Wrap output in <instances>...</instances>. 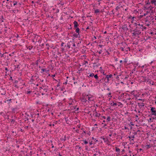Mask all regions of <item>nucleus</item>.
Instances as JSON below:
<instances>
[{
  "instance_id": "nucleus-1",
  "label": "nucleus",
  "mask_w": 156,
  "mask_h": 156,
  "mask_svg": "<svg viewBox=\"0 0 156 156\" xmlns=\"http://www.w3.org/2000/svg\"><path fill=\"white\" fill-rule=\"evenodd\" d=\"M100 81L102 83L103 86L104 87H107V75L104 78L103 77L100 80Z\"/></svg>"
},
{
  "instance_id": "nucleus-2",
  "label": "nucleus",
  "mask_w": 156,
  "mask_h": 156,
  "mask_svg": "<svg viewBox=\"0 0 156 156\" xmlns=\"http://www.w3.org/2000/svg\"><path fill=\"white\" fill-rule=\"evenodd\" d=\"M132 31L134 32L132 33L133 36L137 37L138 35L141 34V30H138L137 29H135L133 30H130V32Z\"/></svg>"
},
{
  "instance_id": "nucleus-3",
  "label": "nucleus",
  "mask_w": 156,
  "mask_h": 156,
  "mask_svg": "<svg viewBox=\"0 0 156 156\" xmlns=\"http://www.w3.org/2000/svg\"><path fill=\"white\" fill-rule=\"evenodd\" d=\"M107 118L106 119V120H104L103 121V122L102 123V128L103 129H106L107 127L106 126H107Z\"/></svg>"
},
{
  "instance_id": "nucleus-4",
  "label": "nucleus",
  "mask_w": 156,
  "mask_h": 156,
  "mask_svg": "<svg viewBox=\"0 0 156 156\" xmlns=\"http://www.w3.org/2000/svg\"><path fill=\"white\" fill-rule=\"evenodd\" d=\"M155 108L154 107H151V113L150 114L151 115H154L156 116V110L155 109Z\"/></svg>"
},
{
  "instance_id": "nucleus-5",
  "label": "nucleus",
  "mask_w": 156,
  "mask_h": 156,
  "mask_svg": "<svg viewBox=\"0 0 156 156\" xmlns=\"http://www.w3.org/2000/svg\"><path fill=\"white\" fill-rule=\"evenodd\" d=\"M121 44H122V45L124 46V47H121L120 48V49L122 51H127V50H126V48H125V47L127 46V45L126 43L125 42H122L121 43Z\"/></svg>"
},
{
  "instance_id": "nucleus-6",
  "label": "nucleus",
  "mask_w": 156,
  "mask_h": 156,
  "mask_svg": "<svg viewBox=\"0 0 156 156\" xmlns=\"http://www.w3.org/2000/svg\"><path fill=\"white\" fill-rule=\"evenodd\" d=\"M109 34V35H108V40L109 41V42L111 44L112 43H111V40H113V35H112V34H113V33H111L110 32L109 33L108 32V34Z\"/></svg>"
},
{
  "instance_id": "nucleus-7",
  "label": "nucleus",
  "mask_w": 156,
  "mask_h": 156,
  "mask_svg": "<svg viewBox=\"0 0 156 156\" xmlns=\"http://www.w3.org/2000/svg\"><path fill=\"white\" fill-rule=\"evenodd\" d=\"M9 2H12L13 3V6H16V7H18L20 6L21 5L20 4V3H18L16 1H15L14 0L13 1H9Z\"/></svg>"
},
{
  "instance_id": "nucleus-8",
  "label": "nucleus",
  "mask_w": 156,
  "mask_h": 156,
  "mask_svg": "<svg viewBox=\"0 0 156 156\" xmlns=\"http://www.w3.org/2000/svg\"><path fill=\"white\" fill-rule=\"evenodd\" d=\"M110 98L109 99V101H109V102L108 103V109H110V110L112 109L113 110V109H112L111 106H113V103H114V101H110Z\"/></svg>"
},
{
  "instance_id": "nucleus-9",
  "label": "nucleus",
  "mask_w": 156,
  "mask_h": 156,
  "mask_svg": "<svg viewBox=\"0 0 156 156\" xmlns=\"http://www.w3.org/2000/svg\"><path fill=\"white\" fill-rule=\"evenodd\" d=\"M101 138L103 139L104 143L107 144V136H101Z\"/></svg>"
},
{
  "instance_id": "nucleus-10",
  "label": "nucleus",
  "mask_w": 156,
  "mask_h": 156,
  "mask_svg": "<svg viewBox=\"0 0 156 156\" xmlns=\"http://www.w3.org/2000/svg\"><path fill=\"white\" fill-rule=\"evenodd\" d=\"M122 29L126 31H127L128 30L127 24H124L123 25L122 27Z\"/></svg>"
},
{
  "instance_id": "nucleus-11",
  "label": "nucleus",
  "mask_w": 156,
  "mask_h": 156,
  "mask_svg": "<svg viewBox=\"0 0 156 156\" xmlns=\"http://www.w3.org/2000/svg\"><path fill=\"white\" fill-rule=\"evenodd\" d=\"M141 78L139 79V80H140V82H145L147 80L146 79V77L141 76Z\"/></svg>"
},
{
  "instance_id": "nucleus-12",
  "label": "nucleus",
  "mask_w": 156,
  "mask_h": 156,
  "mask_svg": "<svg viewBox=\"0 0 156 156\" xmlns=\"http://www.w3.org/2000/svg\"><path fill=\"white\" fill-rule=\"evenodd\" d=\"M149 143H147V144L146 145V146L145 147L146 148V149L147 150L150 148L152 147H153V145L152 144H147Z\"/></svg>"
},
{
  "instance_id": "nucleus-13",
  "label": "nucleus",
  "mask_w": 156,
  "mask_h": 156,
  "mask_svg": "<svg viewBox=\"0 0 156 156\" xmlns=\"http://www.w3.org/2000/svg\"><path fill=\"white\" fill-rule=\"evenodd\" d=\"M73 38H77L78 37L80 38V34L77 33H74L73 35Z\"/></svg>"
},
{
  "instance_id": "nucleus-14",
  "label": "nucleus",
  "mask_w": 156,
  "mask_h": 156,
  "mask_svg": "<svg viewBox=\"0 0 156 156\" xmlns=\"http://www.w3.org/2000/svg\"><path fill=\"white\" fill-rule=\"evenodd\" d=\"M74 24V27L75 28H78L77 27L79 26L78 22L76 21H74L73 22Z\"/></svg>"
},
{
  "instance_id": "nucleus-15",
  "label": "nucleus",
  "mask_w": 156,
  "mask_h": 156,
  "mask_svg": "<svg viewBox=\"0 0 156 156\" xmlns=\"http://www.w3.org/2000/svg\"><path fill=\"white\" fill-rule=\"evenodd\" d=\"M41 73H47L49 71V70H47L46 69H41Z\"/></svg>"
},
{
  "instance_id": "nucleus-16",
  "label": "nucleus",
  "mask_w": 156,
  "mask_h": 156,
  "mask_svg": "<svg viewBox=\"0 0 156 156\" xmlns=\"http://www.w3.org/2000/svg\"><path fill=\"white\" fill-rule=\"evenodd\" d=\"M82 101L83 102H84L85 103H86L87 101V96L86 97L83 98L82 99Z\"/></svg>"
},
{
  "instance_id": "nucleus-17",
  "label": "nucleus",
  "mask_w": 156,
  "mask_h": 156,
  "mask_svg": "<svg viewBox=\"0 0 156 156\" xmlns=\"http://www.w3.org/2000/svg\"><path fill=\"white\" fill-rule=\"evenodd\" d=\"M148 116L151 117V118H150L149 119H147L148 122H153L154 121L152 119V117H151V116L150 115H149Z\"/></svg>"
},
{
  "instance_id": "nucleus-18",
  "label": "nucleus",
  "mask_w": 156,
  "mask_h": 156,
  "mask_svg": "<svg viewBox=\"0 0 156 156\" xmlns=\"http://www.w3.org/2000/svg\"><path fill=\"white\" fill-rule=\"evenodd\" d=\"M44 91L45 92H46L48 90H49V88L48 87V86H45V87L44 88V89H43Z\"/></svg>"
},
{
  "instance_id": "nucleus-19",
  "label": "nucleus",
  "mask_w": 156,
  "mask_h": 156,
  "mask_svg": "<svg viewBox=\"0 0 156 156\" xmlns=\"http://www.w3.org/2000/svg\"><path fill=\"white\" fill-rule=\"evenodd\" d=\"M138 105L139 107H140V108H141L142 107L144 106V104L143 103H138Z\"/></svg>"
},
{
  "instance_id": "nucleus-20",
  "label": "nucleus",
  "mask_w": 156,
  "mask_h": 156,
  "mask_svg": "<svg viewBox=\"0 0 156 156\" xmlns=\"http://www.w3.org/2000/svg\"><path fill=\"white\" fill-rule=\"evenodd\" d=\"M154 7H153L152 6L150 5L149 7L147 8V9L149 10V9L151 11V12L152 13H154L153 12V11L152 10L153 8Z\"/></svg>"
},
{
  "instance_id": "nucleus-21",
  "label": "nucleus",
  "mask_w": 156,
  "mask_h": 156,
  "mask_svg": "<svg viewBox=\"0 0 156 156\" xmlns=\"http://www.w3.org/2000/svg\"><path fill=\"white\" fill-rule=\"evenodd\" d=\"M93 115L96 117H99L100 115V114L96 112L95 113H94Z\"/></svg>"
},
{
  "instance_id": "nucleus-22",
  "label": "nucleus",
  "mask_w": 156,
  "mask_h": 156,
  "mask_svg": "<svg viewBox=\"0 0 156 156\" xmlns=\"http://www.w3.org/2000/svg\"><path fill=\"white\" fill-rule=\"evenodd\" d=\"M143 25L142 24L141 25L140 24V26H137L136 27V28L135 29H137L138 30H142L141 28L142 27H143Z\"/></svg>"
},
{
  "instance_id": "nucleus-23",
  "label": "nucleus",
  "mask_w": 156,
  "mask_h": 156,
  "mask_svg": "<svg viewBox=\"0 0 156 156\" xmlns=\"http://www.w3.org/2000/svg\"><path fill=\"white\" fill-rule=\"evenodd\" d=\"M147 81L149 83H150V84H151L152 85H153L154 84V82L153 81H151V80L150 79H148L147 80Z\"/></svg>"
},
{
  "instance_id": "nucleus-24",
  "label": "nucleus",
  "mask_w": 156,
  "mask_h": 156,
  "mask_svg": "<svg viewBox=\"0 0 156 156\" xmlns=\"http://www.w3.org/2000/svg\"><path fill=\"white\" fill-rule=\"evenodd\" d=\"M76 30L75 32L76 33H77L79 34H80V30L79 28H76Z\"/></svg>"
},
{
  "instance_id": "nucleus-25",
  "label": "nucleus",
  "mask_w": 156,
  "mask_h": 156,
  "mask_svg": "<svg viewBox=\"0 0 156 156\" xmlns=\"http://www.w3.org/2000/svg\"><path fill=\"white\" fill-rule=\"evenodd\" d=\"M115 151L116 152H119L118 154H119V153L120 152V149H119V148H118L117 147H115Z\"/></svg>"
},
{
  "instance_id": "nucleus-26",
  "label": "nucleus",
  "mask_w": 156,
  "mask_h": 156,
  "mask_svg": "<svg viewBox=\"0 0 156 156\" xmlns=\"http://www.w3.org/2000/svg\"><path fill=\"white\" fill-rule=\"evenodd\" d=\"M87 101H92L93 100L92 97H90L87 95Z\"/></svg>"
},
{
  "instance_id": "nucleus-27",
  "label": "nucleus",
  "mask_w": 156,
  "mask_h": 156,
  "mask_svg": "<svg viewBox=\"0 0 156 156\" xmlns=\"http://www.w3.org/2000/svg\"><path fill=\"white\" fill-rule=\"evenodd\" d=\"M113 4L112 2H108V7L109 8V7H111L112 6V5Z\"/></svg>"
},
{
  "instance_id": "nucleus-28",
  "label": "nucleus",
  "mask_w": 156,
  "mask_h": 156,
  "mask_svg": "<svg viewBox=\"0 0 156 156\" xmlns=\"http://www.w3.org/2000/svg\"><path fill=\"white\" fill-rule=\"evenodd\" d=\"M17 109V107H15L14 108H12V113H15V110H16Z\"/></svg>"
},
{
  "instance_id": "nucleus-29",
  "label": "nucleus",
  "mask_w": 156,
  "mask_h": 156,
  "mask_svg": "<svg viewBox=\"0 0 156 156\" xmlns=\"http://www.w3.org/2000/svg\"><path fill=\"white\" fill-rule=\"evenodd\" d=\"M151 2L152 4H154L155 5H156V0H151Z\"/></svg>"
},
{
  "instance_id": "nucleus-30",
  "label": "nucleus",
  "mask_w": 156,
  "mask_h": 156,
  "mask_svg": "<svg viewBox=\"0 0 156 156\" xmlns=\"http://www.w3.org/2000/svg\"><path fill=\"white\" fill-rule=\"evenodd\" d=\"M19 10L16 9L13 10L12 11L13 13H17L19 12Z\"/></svg>"
},
{
  "instance_id": "nucleus-31",
  "label": "nucleus",
  "mask_w": 156,
  "mask_h": 156,
  "mask_svg": "<svg viewBox=\"0 0 156 156\" xmlns=\"http://www.w3.org/2000/svg\"><path fill=\"white\" fill-rule=\"evenodd\" d=\"M34 80V78L33 77H32L30 80V82H31V83H33Z\"/></svg>"
},
{
  "instance_id": "nucleus-32",
  "label": "nucleus",
  "mask_w": 156,
  "mask_h": 156,
  "mask_svg": "<svg viewBox=\"0 0 156 156\" xmlns=\"http://www.w3.org/2000/svg\"><path fill=\"white\" fill-rule=\"evenodd\" d=\"M112 75L110 74V75L108 74V83L109 82V79L112 77Z\"/></svg>"
},
{
  "instance_id": "nucleus-33",
  "label": "nucleus",
  "mask_w": 156,
  "mask_h": 156,
  "mask_svg": "<svg viewBox=\"0 0 156 156\" xmlns=\"http://www.w3.org/2000/svg\"><path fill=\"white\" fill-rule=\"evenodd\" d=\"M108 50L109 51V52H111L113 51V49L112 48L110 47L109 48Z\"/></svg>"
},
{
  "instance_id": "nucleus-34",
  "label": "nucleus",
  "mask_w": 156,
  "mask_h": 156,
  "mask_svg": "<svg viewBox=\"0 0 156 156\" xmlns=\"http://www.w3.org/2000/svg\"><path fill=\"white\" fill-rule=\"evenodd\" d=\"M60 140L62 141H66V139H65V138L64 137H61L60 139Z\"/></svg>"
},
{
  "instance_id": "nucleus-35",
  "label": "nucleus",
  "mask_w": 156,
  "mask_h": 156,
  "mask_svg": "<svg viewBox=\"0 0 156 156\" xmlns=\"http://www.w3.org/2000/svg\"><path fill=\"white\" fill-rule=\"evenodd\" d=\"M4 116L5 118L6 119H9V115H5V114H4Z\"/></svg>"
},
{
  "instance_id": "nucleus-36",
  "label": "nucleus",
  "mask_w": 156,
  "mask_h": 156,
  "mask_svg": "<svg viewBox=\"0 0 156 156\" xmlns=\"http://www.w3.org/2000/svg\"><path fill=\"white\" fill-rule=\"evenodd\" d=\"M94 77L95 78L96 80H97L98 79V77L97 74H95V75H94Z\"/></svg>"
},
{
  "instance_id": "nucleus-37",
  "label": "nucleus",
  "mask_w": 156,
  "mask_h": 156,
  "mask_svg": "<svg viewBox=\"0 0 156 156\" xmlns=\"http://www.w3.org/2000/svg\"><path fill=\"white\" fill-rule=\"evenodd\" d=\"M38 60H37L35 62V63H33V64H34L33 65H34V64H35V65H36L37 66L38 65Z\"/></svg>"
},
{
  "instance_id": "nucleus-38",
  "label": "nucleus",
  "mask_w": 156,
  "mask_h": 156,
  "mask_svg": "<svg viewBox=\"0 0 156 156\" xmlns=\"http://www.w3.org/2000/svg\"><path fill=\"white\" fill-rule=\"evenodd\" d=\"M99 12V10L98 9H96L95 10V13H98Z\"/></svg>"
},
{
  "instance_id": "nucleus-39",
  "label": "nucleus",
  "mask_w": 156,
  "mask_h": 156,
  "mask_svg": "<svg viewBox=\"0 0 156 156\" xmlns=\"http://www.w3.org/2000/svg\"><path fill=\"white\" fill-rule=\"evenodd\" d=\"M113 107H115L117 106V103H113Z\"/></svg>"
},
{
  "instance_id": "nucleus-40",
  "label": "nucleus",
  "mask_w": 156,
  "mask_h": 156,
  "mask_svg": "<svg viewBox=\"0 0 156 156\" xmlns=\"http://www.w3.org/2000/svg\"><path fill=\"white\" fill-rule=\"evenodd\" d=\"M77 106H76L75 107H74V109H75V111H78L79 110V108H77Z\"/></svg>"
},
{
  "instance_id": "nucleus-41",
  "label": "nucleus",
  "mask_w": 156,
  "mask_h": 156,
  "mask_svg": "<svg viewBox=\"0 0 156 156\" xmlns=\"http://www.w3.org/2000/svg\"><path fill=\"white\" fill-rule=\"evenodd\" d=\"M146 4L147 5H150L151 4V3L149 2V0H147V1H146Z\"/></svg>"
},
{
  "instance_id": "nucleus-42",
  "label": "nucleus",
  "mask_w": 156,
  "mask_h": 156,
  "mask_svg": "<svg viewBox=\"0 0 156 156\" xmlns=\"http://www.w3.org/2000/svg\"><path fill=\"white\" fill-rule=\"evenodd\" d=\"M117 106H119L121 105H122V103L120 102H117Z\"/></svg>"
},
{
  "instance_id": "nucleus-43",
  "label": "nucleus",
  "mask_w": 156,
  "mask_h": 156,
  "mask_svg": "<svg viewBox=\"0 0 156 156\" xmlns=\"http://www.w3.org/2000/svg\"><path fill=\"white\" fill-rule=\"evenodd\" d=\"M94 74L93 73H92L89 75V76H88V77H92L94 76Z\"/></svg>"
},
{
  "instance_id": "nucleus-44",
  "label": "nucleus",
  "mask_w": 156,
  "mask_h": 156,
  "mask_svg": "<svg viewBox=\"0 0 156 156\" xmlns=\"http://www.w3.org/2000/svg\"><path fill=\"white\" fill-rule=\"evenodd\" d=\"M33 47L32 46H29L27 48L30 50H31Z\"/></svg>"
},
{
  "instance_id": "nucleus-45",
  "label": "nucleus",
  "mask_w": 156,
  "mask_h": 156,
  "mask_svg": "<svg viewBox=\"0 0 156 156\" xmlns=\"http://www.w3.org/2000/svg\"><path fill=\"white\" fill-rule=\"evenodd\" d=\"M134 25H135V26H136V27L138 26H140V24H138L136 23H135Z\"/></svg>"
},
{
  "instance_id": "nucleus-46",
  "label": "nucleus",
  "mask_w": 156,
  "mask_h": 156,
  "mask_svg": "<svg viewBox=\"0 0 156 156\" xmlns=\"http://www.w3.org/2000/svg\"><path fill=\"white\" fill-rule=\"evenodd\" d=\"M114 76H115V77H116V79H118V78H119V77L118 75H116V74H114Z\"/></svg>"
},
{
  "instance_id": "nucleus-47",
  "label": "nucleus",
  "mask_w": 156,
  "mask_h": 156,
  "mask_svg": "<svg viewBox=\"0 0 156 156\" xmlns=\"http://www.w3.org/2000/svg\"><path fill=\"white\" fill-rule=\"evenodd\" d=\"M127 59L126 58H125L124 59V62L125 63H126L127 62Z\"/></svg>"
},
{
  "instance_id": "nucleus-48",
  "label": "nucleus",
  "mask_w": 156,
  "mask_h": 156,
  "mask_svg": "<svg viewBox=\"0 0 156 156\" xmlns=\"http://www.w3.org/2000/svg\"><path fill=\"white\" fill-rule=\"evenodd\" d=\"M92 139L94 140V141L95 142H97L98 141V140L96 139H94V137H92Z\"/></svg>"
},
{
  "instance_id": "nucleus-49",
  "label": "nucleus",
  "mask_w": 156,
  "mask_h": 156,
  "mask_svg": "<svg viewBox=\"0 0 156 156\" xmlns=\"http://www.w3.org/2000/svg\"><path fill=\"white\" fill-rule=\"evenodd\" d=\"M83 141L85 144H87L88 143V142L86 140H83Z\"/></svg>"
},
{
  "instance_id": "nucleus-50",
  "label": "nucleus",
  "mask_w": 156,
  "mask_h": 156,
  "mask_svg": "<svg viewBox=\"0 0 156 156\" xmlns=\"http://www.w3.org/2000/svg\"><path fill=\"white\" fill-rule=\"evenodd\" d=\"M32 77H33L34 78H35L36 77V79H37V78H38L39 77V76H32Z\"/></svg>"
},
{
  "instance_id": "nucleus-51",
  "label": "nucleus",
  "mask_w": 156,
  "mask_h": 156,
  "mask_svg": "<svg viewBox=\"0 0 156 156\" xmlns=\"http://www.w3.org/2000/svg\"><path fill=\"white\" fill-rule=\"evenodd\" d=\"M128 137L130 139L131 138H135L134 136L133 135L132 136H128Z\"/></svg>"
},
{
  "instance_id": "nucleus-52",
  "label": "nucleus",
  "mask_w": 156,
  "mask_h": 156,
  "mask_svg": "<svg viewBox=\"0 0 156 156\" xmlns=\"http://www.w3.org/2000/svg\"><path fill=\"white\" fill-rule=\"evenodd\" d=\"M147 28V27H142L141 28V29H142V30L143 31L144 30V29H146Z\"/></svg>"
},
{
  "instance_id": "nucleus-53",
  "label": "nucleus",
  "mask_w": 156,
  "mask_h": 156,
  "mask_svg": "<svg viewBox=\"0 0 156 156\" xmlns=\"http://www.w3.org/2000/svg\"><path fill=\"white\" fill-rule=\"evenodd\" d=\"M45 87V85H42V87H40V90H41V89H44V87Z\"/></svg>"
},
{
  "instance_id": "nucleus-54",
  "label": "nucleus",
  "mask_w": 156,
  "mask_h": 156,
  "mask_svg": "<svg viewBox=\"0 0 156 156\" xmlns=\"http://www.w3.org/2000/svg\"><path fill=\"white\" fill-rule=\"evenodd\" d=\"M31 92V91H27V94H30V93Z\"/></svg>"
},
{
  "instance_id": "nucleus-55",
  "label": "nucleus",
  "mask_w": 156,
  "mask_h": 156,
  "mask_svg": "<svg viewBox=\"0 0 156 156\" xmlns=\"http://www.w3.org/2000/svg\"><path fill=\"white\" fill-rule=\"evenodd\" d=\"M110 132V133H112V130L110 129L109 130V129H108V133Z\"/></svg>"
},
{
  "instance_id": "nucleus-56",
  "label": "nucleus",
  "mask_w": 156,
  "mask_h": 156,
  "mask_svg": "<svg viewBox=\"0 0 156 156\" xmlns=\"http://www.w3.org/2000/svg\"><path fill=\"white\" fill-rule=\"evenodd\" d=\"M10 120H11V122H12L13 123L14 122H15V120H14V119H12Z\"/></svg>"
},
{
  "instance_id": "nucleus-57",
  "label": "nucleus",
  "mask_w": 156,
  "mask_h": 156,
  "mask_svg": "<svg viewBox=\"0 0 156 156\" xmlns=\"http://www.w3.org/2000/svg\"><path fill=\"white\" fill-rule=\"evenodd\" d=\"M94 67H98V65H97L96 64V63H94V66H93Z\"/></svg>"
},
{
  "instance_id": "nucleus-58",
  "label": "nucleus",
  "mask_w": 156,
  "mask_h": 156,
  "mask_svg": "<svg viewBox=\"0 0 156 156\" xmlns=\"http://www.w3.org/2000/svg\"><path fill=\"white\" fill-rule=\"evenodd\" d=\"M120 9V7H119V6H117V7H116V8L115 9V10L116 11H117L118 10V9Z\"/></svg>"
},
{
  "instance_id": "nucleus-59",
  "label": "nucleus",
  "mask_w": 156,
  "mask_h": 156,
  "mask_svg": "<svg viewBox=\"0 0 156 156\" xmlns=\"http://www.w3.org/2000/svg\"><path fill=\"white\" fill-rule=\"evenodd\" d=\"M138 100H139V101H142L143 102H144V99H138Z\"/></svg>"
},
{
  "instance_id": "nucleus-60",
  "label": "nucleus",
  "mask_w": 156,
  "mask_h": 156,
  "mask_svg": "<svg viewBox=\"0 0 156 156\" xmlns=\"http://www.w3.org/2000/svg\"><path fill=\"white\" fill-rule=\"evenodd\" d=\"M110 119L111 118L109 116H108V122H109L111 120Z\"/></svg>"
},
{
  "instance_id": "nucleus-61",
  "label": "nucleus",
  "mask_w": 156,
  "mask_h": 156,
  "mask_svg": "<svg viewBox=\"0 0 156 156\" xmlns=\"http://www.w3.org/2000/svg\"><path fill=\"white\" fill-rule=\"evenodd\" d=\"M65 44V43L63 42H62V43L61 44V46L62 47H63L64 46L63 45Z\"/></svg>"
},
{
  "instance_id": "nucleus-62",
  "label": "nucleus",
  "mask_w": 156,
  "mask_h": 156,
  "mask_svg": "<svg viewBox=\"0 0 156 156\" xmlns=\"http://www.w3.org/2000/svg\"><path fill=\"white\" fill-rule=\"evenodd\" d=\"M148 13V11L146 12V13H144V16H145L146 15H147Z\"/></svg>"
},
{
  "instance_id": "nucleus-63",
  "label": "nucleus",
  "mask_w": 156,
  "mask_h": 156,
  "mask_svg": "<svg viewBox=\"0 0 156 156\" xmlns=\"http://www.w3.org/2000/svg\"><path fill=\"white\" fill-rule=\"evenodd\" d=\"M152 119L154 121V119L156 120V117H152Z\"/></svg>"
},
{
  "instance_id": "nucleus-64",
  "label": "nucleus",
  "mask_w": 156,
  "mask_h": 156,
  "mask_svg": "<svg viewBox=\"0 0 156 156\" xmlns=\"http://www.w3.org/2000/svg\"><path fill=\"white\" fill-rule=\"evenodd\" d=\"M39 114V113H37V114H35L36 116H37V118L38 117Z\"/></svg>"
}]
</instances>
